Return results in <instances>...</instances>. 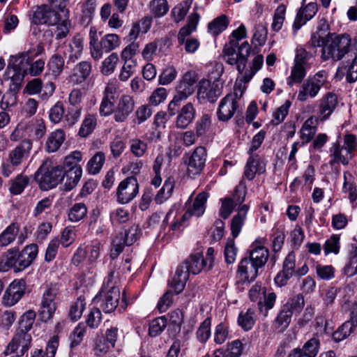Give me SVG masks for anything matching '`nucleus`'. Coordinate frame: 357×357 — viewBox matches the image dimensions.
<instances>
[{
  "instance_id": "f257e3e1",
  "label": "nucleus",
  "mask_w": 357,
  "mask_h": 357,
  "mask_svg": "<svg viewBox=\"0 0 357 357\" xmlns=\"http://www.w3.org/2000/svg\"><path fill=\"white\" fill-rule=\"evenodd\" d=\"M247 37V29L241 24L234 30L229 36V42L225 45L223 52L227 63L230 65H236L239 73L243 74L248 58L251 52V46L247 41L238 45V41Z\"/></svg>"
},
{
  "instance_id": "f03ea898",
  "label": "nucleus",
  "mask_w": 357,
  "mask_h": 357,
  "mask_svg": "<svg viewBox=\"0 0 357 357\" xmlns=\"http://www.w3.org/2000/svg\"><path fill=\"white\" fill-rule=\"evenodd\" d=\"M352 50V40L348 34L328 33L321 50V59L338 61Z\"/></svg>"
},
{
  "instance_id": "7ed1b4c3",
  "label": "nucleus",
  "mask_w": 357,
  "mask_h": 357,
  "mask_svg": "<svg viewBox=\"0 0 357 357\" xmlns=\"http://www.w3.org/2000/svg\"><path fill=\"white\" fill-rule=\"evenodd\" d=\"M38 252V248L35 243L26 245L22 251L17 248H10L3 255L1 262L7 268H13L15 272H20L32 264Z\"/></svg>"
},
{
  "instance_id": "20e7f679",
  "label": "nucleus",
  "mask_w": 357,
  "mask_h": 357,
  "mask_svg": "<svg viewBox=\"0 0 357 357\" xmlns=\"http://www.w3.org/2000/svg\"><path fill=\"white\" fill-rule=\"evenodd\" d=\"M119 282V273L111 271L101 291L93 299L94 302H99L100 297H102L100 306L105 313L112 312L118 306L120 298V290L117 286Z\"/></svg>"
},
{
  "instance_id": "39448f33",
  "label": "nucleus",
  "mask_w": 357,
  "mask_h": 357,
  "mask_svg": "<svg viewBox=\"0 0 357 357\" xmlns=\"http://www.w3.org/2000/svg\"><path fill=\"white\" fill-rule=\"evenodd\" d=\"M59 294L57 284H50L44 287L38 308V315L42 322L47 323L54 317Z\"/></svg>"
},
{
  "instance_id": "423d86ee",
  "label": "nucleus",
  "mask_w": 357,
  "mask_h": 357,
  "mask_svg": "<svg viewBox=\"0 0 357 357\" xmlns=\"http://www.w3.org/2000/svg\"><path fill=\"white\" fill-rule=\"evenodd\" d=\"M31 52L27 51L19 53L15 56H10L7 68L8 77L13 85L19 87L23 81L25 75L27 74L30 64Z\"/></svg>"
},
{
  "instance_id": "0eeeda50",
  "label": "nucleus",
  "mask_w": 357,
  "mask_h": 357,
  "mask_svg": "<svg viewBox=\"0 0 357 357\" xmlns=\"http://www.w3.org/2000/svg\"><path fill=\"white\" fill-rule=\"evenodd\" d=\"M328 83V73L326 70H319L314 75L308 77L300 86L297 100L305 102L307 99L314 98L322 87Z\"/></svg>"
},
{
  "instance_id": "6e6552de",
  "label": "nucleus",
  "mask_w": 357,
  "mask_h": 357,
  "mask_svg": "<svg viewBox=\"0 0 357 357\" xmlns=\"http://www.w3.org/2000/svg\"><path fill=\"white\" fill-rule=\"evenodd\" d=\"M35 178L40 188L47 190L54 188L64 179L63 169L59 165L48 168L47 164L44 163L36 171Z\"/></svg>"
},
{
  "instance_id": "1a4fd4ad",
  "label": "nucleus",
  "mask_w": 357,
  "mask_h": 357,
  "mask_svg": "<svg viewBox=\"0 0 357 357\" xmlns=\"http://www.w3.org/2000/svg\"><path fill=\"white\" fill-rule=\"evenodd\" d=\"M207 153L204 146H197L192 152L186 153L184 162L187 166V174L194 177L201 174L205 167Z\"/></svg>"
},
{
  "instance_id": "9d476101",
  "label": "nucleus",
  "mask_w": 357,
  "mask_h": 357,
  "mask_svg": "<svg viewBox=\"0 0 357 357\" xmlns=\"http://www.w3.org/2000/svg\"><path fill=\"white\" fill-rule=\"evenodd\" d=\"M242 95L243 91L235 86L234 93L227 94L221 100L217 112L220 121H227L234 116L238 107V100Z\"/></svg>"
},
{
  "instance_id": "9b49d317",
  "label": "nucleus",
  "mask_w": 357,
  "mask_h": 357,
  "mask_svg": "<svg viewBox=\"0 0 357 357\" xmlns=\"http://www.w3.org/2000/svg\"><path fill=\"white\" fill-rule=\"evenodd\" d=\"M31 341L32 337L29 333L17 330L3 354L5 356L15 354L17 357L22 356L31 347Z\"/></svg>"
},
{
  "instance_id": "f8f14e48",
  "label": "nucleus",
  "mask_w": 357,
  "mask_h": 357,
  "mask_svg": "<svg viewBox=\"0 0 357 357\" xmlns=\"http://www.w3.org/2000/svg\"><path fill=\"white\" fill-rule=\"evenodd\" d=\"M139 192V185L135 176H129L123 180L116 190L117 201L124 204L132 201Z\"/></svg>"
},
{
  "instance_id": "ddd939ff",
  "label": "nucleus",
  "mask_w": 357,
  "mask_h": 357,
  "mask_svg": "<svg viewBox=\"0 0 357 357\" xmlns=\"http://www.w3.org/2000/svg\"><path fill=\"white\" fill-rule=\"evenodd\" d=\"M222 88L223 84L220 81L211 82L209 80L202 79L199 82L197 98L199 100L214 102L222 94Z\"/></svg>"
},
{
  "instance_id": "4468645a",
  "label": "nucleus",
  "mask_w": 357,
  "mask_h": 357,
  "mask_svg": "<svg viewBox=\"0 0 357 357\" xmlns=\"http://www.w3.org/2000/svg\"><path fill=\"white\" fill-rule=\"evenodd\" d=\"M26 282L24 280H15L6 289L2 296V303L11 307L17 303L25 293Z\"/></svg>"
},
{
  "instance_id": "2eb2a0df",
  "label": "nucleus",
  "mask_w": 357,
  "mask_h": 357,
  "mask_svg": "<svg viewBox=\"0 0 357 357\" xmlns=\"http://www.w3.org/2000/svg\"><path fill=\"white\" fill-rule=\"evenodd\" d=\"M103 249V244L98 240H93L88 244L81 245L74 255V259L80 261L86 259L89 262L96 261Z\"/></svg>"
},
{
  "instance_id": "dca6fc26",
  "label": "nucleus",
  "mask_w": 357,
  "mask_h": 357,
  "mask_svg": "<svg viewBox=\"0 0 357 357\" xmlns=\"http://www.w3.org/2000/svg\"><path fill=\"white\" fill-rule=\"evenodd\" d=\"M265 241L264 238H258L250 247L248 258L259 268L265 266L269 257L268 250L264 245Z\"/></svg>"
},
{
  "instance_id": "f3484780",
  "label": "nucleus",
  "mask_w": 357,
  "mask_h": 357,
  "mask_svg": "<svg viewBox=\"0 0 357 357\" xmlns=\"http://www.w3.org/2000/svg\"><path fill=\"white\" fill-rule=\"evenodd\" d=\"M51 8L47 5L38 7L33 12V22L36 24H46L55 25L59 22L60 11L57 8Z\"/></svg>"
},
{
  "instance_id": "a211bd4d",
  "label": "nucleus",
  "mask_w": 357,
  "mask_h": 357,
  "mask_svg": "<svg viewBox=\"0 0 357 357\" xmlns=\"http://www.w3.org/2000/svg\"><path fill=\"white\" fill-rule=\"evenodd\" d=\"M33 146L30 139L22 140L8 154V161L13 167L21 165L30 155Z\"/></svg>"
},
{
  "instance_id": "6ab92c4d",
  "label": "nucleus",
  "mask_w": 357,
  "mask_h": 357,
  "mask_svg": "<svg viewBox=\"0 0 357 357\" xmlns=\"http://www.w3.org/2000/svg\"><path fill=\"white\" fill-rule=\"evenodd\" d=\"M296 271V255L290 252L284 259L282 269L275 277V284L279 287L284 286Z\"/></svg>"
},
{
  "instance_id": "aec40b11",
  "label": "nucleus",
  "mask_w": 357,
  "mask_h": 357,
  "mask_svg": "<svg viewBox=\"0 0 357 357\" xmlns=\"http://www.w3.org/2000/svg\"><path fill=\"white\" fill-rule=\"evenodd\" d=\"M135 108V100L129 95L122 96L114 109V119L118 123L124 122Z\"/></svg>"
},
{
  "instance_id": "412c9836",
  "label": "nucleus",
  "mask_w": 357,
  "mask_h": 357,
  "mask_svg": "<svg viewBox=\"0 0 357 357\" xmlns=\"http://www.w3.org/2000/svg\"><path fill=\"white\" fill-rule=\"evenodd\" d=\"M91 70L92 65L90 61H80L74 66L67 79L73 85H79L89 77Z\"/></svg>"
},
{
  "instance_id": "4be33fe9",
  "label": "nucleus",
  "mask_w": 357,
  "mask_h": 357,
  "mask_svg": "<svg viewBox=\"0 0 357 357\" xmlns=\"http://www.w3.org/2000/svg\"><path fill=\"white\" fill-rule=\"evenodd\" d=\"M350 320L344 322L339 328L333 333V339L335 342H339L350 335L354 327L357 326V304L351 306L350 312Z\"/></svg>"
},
{
  "instance_id": "5701e85b",
  "label": "nucleus",
  "mask_w": 357,
  "mask_h": 357,
  "mask_svg": "<svg viewBox=\"0 0 357 357\" xmlns=\"http://www.w3.org/2000/svg\"><path fill=\"white\" fill-rule=\"evenodd\" d=\"M196 76L192 72H187L176 87V94L174 96L183 101L191 96L195 91Z\"/></svg>"
},
{
  "instance_id": "b1692460",
  "label": "nucleus",
  "mask_w": 357,
  "mask_h": 357,
  "mask_svg": "<svg viewBox=\"0 0 357 357\" xmlns=\"http://www.w3.org/2000/svg\"><path fill=\"white\" fill-rule=\"evenodd\" d=\"M184 270L188 271V274L197 275L202 271H208L206 263L204 261V257L202 253L197 252L192 254L183 264L180 265Z\"/></svg>"
},
{
  "instance_id": "393cba45",
  "label": "nucleus",
  "mask_w": 357,
  "mask_h": 357,
  "mask_svg": "<svg viewBox=\"0 0 357 357\" xmlns=\"http://www.w3.org/2000/svg\"><path fill=\"white\" fill-rule=\"evenodd\" d=\"M259 269L248 257H245L238 264L237 275L242 282L250 283L256 279Z\"/></svg>"
},
{
  "instance_id": "a878e982",
  "label": "nucleus",
  "mask_w": 357,
  "mask_h": 357,
  "mask_svg": "<svg viewBox=\"0 0 357 357\" xmlns=\"http://www.w3.org/2000/svg\"><path fill=\"white\" fill-rule=\"evenodd\" d=\"M329 152L330 160L328 163L331 166L336 164L347 165L353 157L352 154L344 146H341L338 142L332 144Z\"/></svg>"
},
{
  "instance_id": "bb28decb",
  "label": "nucleus",
  "mask_w": 357,
  "mask_h": 357,
  "mask_svg": "<svg viewBox=\"0 0 357 357\" xmlns=\"http://www.w3.org/2000/svg\"><path fill=\"white\" fill-rule=\"evenodd\" d=\"M337 97L332 92H328L319 100V115L322 121H325L332 114L337 105Z\"/></svg>"
},
{
  "instance_id": "cd10ccee",
  "label": "nucleus",
  "mask_w": 357,
  "mask_h": 357,
  "mask_svg": "<svg viewBox=\"0 0 357 357\" xmlns=\"http://www.w3.org/2000/svg\"><path fill=\"white\" fill-rule=\"evenodd\" d=\"M318 6L316 3H309L306 6L301 8L297 13L293 24V29L297 31L307 21L310 20L317 13Z\"/></svg>"
},
{
  "instance_id": "c85d7f7f",
  "label": "nucleus",
  "mask_w": 357,
  "mask_h": 357,
  "mask_svg": "<svg viewBox=\"0 0 357 357\" xmlns=\"http://www.w3.org/2000/svg\"><path fill=\"white\" fill-rule=\"evenodd\" d=\"M196 110L191 102L183 105L178 112L175 126L178 129L186 128L195 119Z\"/></svg>"
},
{
  "instance_id": "c756f323",
  "label": "nucleus",
  "mask_w": 357,
  "mask_h": 357,
  "mask_svg": "<svg viewBox=\"0 0 357 357\" xmlns=\"http://www.w3.org/2000/svg\"><path fill=\"white\" fill-rule=\"evenodd\" d=\"M344 76L348 82H354L357 80V55L353 59L351 63L346 64L342 62L338 66L335 77L341 79Z\"/></svg>"
},
{
  "instance_id": "7c9ffc66",
  "label": "nucleus",
  "mask_w": 357,
  "mask_h": 357,
  "mask_svg": "<svg viewBox=\"0 0 357 357\" xmlns=\"http://www.w3.org/2000/svg\"><path fill=\"white\" fill-rule=\"evenodd\" d=\"M172 217L173 220L171 222L170 229L172 231H178L188 225V220L190 218L189 213H178L174 209L169 210L167 213L164 222H168Z\"/></svg>"
},
{
  "instance_id": "2f4dec72",
  "label": "nucleus",
  "mask_w": 357,
  "mask_h": 357,
  "mask_svg": "<svg viewBox=\"0 0 357 357\" xmlns=\"http://www.w3.org/2000/svg\"><path fill=\"white\" fill-rule=\"evenodd\" d=\"M248 210L249 206L247 204H244L238 207L237 214L233 217L231 222V231L234 238L237 237L240 234L246 219Z\"/></svg>"
},
{
  "instance_id": "473e14b6",
  "label": "nucleus",
  "mask_w": 357,
  "mask_h": 357,
  "mask_svg": "<svg viewBox=\"0 0 357 357\" xmlns=\"http://www.w3.org/2000/svg\"><path fill=\"white\" fill-rule=\"evenodd\" d=\"M318 119L316 117L311 116L308 118L303 124L301 129V139L303 140L302 144L308 143L314 136L317 130Z\"/></svg>"
},
{
  "instance_id": "72a5a7b5",
  "label": "nucleus",
  "mask_w": 357,
  "mask_h": 357,
  "mask_svg": "<svg viewBox=\"0 0 357 357\" xmlns=\"http://www.w3.org/2000/svg\"><path fill=\"white\" fill-rule=\"evenodd\" d=\"M66 135L63 130L58 129L51 132L45 143V150L48 153L56 152L63 143Z\"/></svg>"
},
{
  "instance_id": "f704fd0d",
  "label": "nucleus",
  "mask_w": 357,
  "mask_h": 357,
  "mask_svg": "<svg viewBox=\"0 0 357 357\" xmlns=\"http://www.w3.org/2000/svg\"><path fill=\"white\" fill-rule=\"evenodd\" d=\"M189 275L188 271L184 270L180 265L177 267L174 276L171 280L169 285L174 289L176 294L181 293L185 286Z\"/></svg>"
},
{
  "instance_id": "c9c22d12",
  "label": "nucleus",
  "mask_w": 357,
  "mask_h": 357,
  "mask_svg": "<svg viewBox=\"0 0 357 357\" xmlns=\"http://www.w3.org/2000/svg\"><path fill=\"white\" fill-rule=\"evenodd\" d=\"M84 47L83 38L80 36H75L69 43V55L68 63H75L81 58Z\"/></svg>"
},
{
  "instance_id": "e433bc0d",
  "label": "nucleus",
  "mask_w": 357,
  "mask_h": 357,
  "mask_svg": "<svg viewBox=\"0 0 357 357\" xmlns=\"http://www.w3.org/2000/svg\"><path fill=\"white\" fill-rule=\"evenodd\" d=\"M208 197V195L206 192H202L197 195L192 206L189 207L185 211L190 214V218L193 215L200 217L204 214L206 208L205 204Z\"/></svg>"
},
{
  "instance_id": "4c0bfd02",
  "label": "nucleus",
  "mask_w": 357,
  "mask_h": 357,
  "mask_svg": "<svg viewBox=\"0 0 357 357\" xmlns=\"http://www.w3.org/2000/svg\"><path fill=\"white\" fill-rule=\"evenodd\" d=\"M120 45L119 37L116 34L109 33L102 37L100 41L99 47L101 52V58L103 52L108 53Z\"/></svg>"
},
{
  "instance_id": "58836bf2",
  "label": "nucleus",
  "mask_w": 357,
  "mask_h": 357,
  "mask_svg": "<svg viewBox=\"0 0 357 357\" xmlns=\"http://www.w3.org/2000/svg\"><path fill=\"white\" fill-rule=\"evenodd\" d=\"M20 228L16 223L8 226L0 234V246L6 247L11 244L16 238Z\"/></svg>"
},
{
  "instance_id": "ea45409f",
  "label": "nucleus",
  "mask_w": 357,
  "mask_h": 357,
  "mask_svg": "<svg viewBox=\"0 0 357 357\" xmlns=\"http://www.w3.org/2000/svg\"><path fill=\"white\" fill-rule=\"evenodd\" d=\"M97 125L96 115L93 114H87L79 128L78 135L81 137H86L90 135L96 128Z\"/></svg>"
},
{
  "instance_id": "a19ab883",
  "label": "nucleus",
  "mask_w": 357,
  "mask_h": 357,
  "mask_svg": "<svg viewBox=\"0 0 357 357\" xmlns=\"http://www.w3.org/2000/svg\"><path fill=\"white\" fill-rule=\"evenodd\" d=\"M64 174V187L66 191H70L78 184L82 175V171L75 168L74 170L66 169Z\"/></svg>"
},
{
  "instance_id": "79ce46f5",
  "label": "nucleus",
  "mask_w": 357,
  "mask_h": 357,
  "mask_svg": "<svg viewBox=\"0 0 357 357\" xmlns=\"http://www.w3.org/2000/svg\"><path fill=\"white\" fill-rule=\"evenodd\" d=\"M229 23V21L227 17L222 15L208 24V31L213 36H218L227 28Z\"/></svg>"
},
{
  "instance_id": "37998d69",
  "label": "nucleus",
  "mask_w": 357,
  "mask_h": 357,
  "mask_svg": "<svg viewBox=\"0 0 357 357\" xmlns=\"http://www.w3.org/2000/svg\"><path fill=\"white\" fill-rule=\"evenodd\" d=\"M65 66V60L64 58L57 54H53L48 63L47 68L48 70L52 75L55 77L59 76L63 72Z\"/></svg>"
},
{
  "instance_id": "c03bdc74",
  "label": "nucleus",
  "mask_w": 357,
  "mask_h": 357,
  "mask_svg": "<svg viewBox=\"0 0 357 357\" xmlns=\"http://www.w3.org/2000/svg\"><path fill=\"white\" fill-rule=\"evenodd\" d=\"M344 183L342 190L349 194V199L353 204L357 199V193L354 185V178L349 172H344L343 175Z\"/></svg>"
},
{
  "instance_id": "a18cd8bd",
  "label": "nucleus",
  "mask_w": 357,
  "mask_h": 357,
  "mask_svg": "<svg viewBox=\"0 0 357 357\" xmlns=\"http://www.w3.org/2000/svg\"><path fill=\"white\" fill-rule=\"evenodd\" d=\"M105 161V154L101 152H97L88 162L86 169L90 174H96L102 169Z\"/></svg>"
},
{
  "instance_id": "49530a36",
  "label": "nucleus",
  "mask_w": 357,
  "mask_h": 357,
  "mask_svg": "<svg viewBox=\"0 0 357 357\" xmlns=\"http://www.w3.org/2000/svg\"><path fill=\"white\" fill-rule=\"evenodd\" d=\"M27 126H29V134L31 137L33 135L36 139L42 138L46 132V126L45 121L42 119H36L29 121H26Z\"/></svg>"
},
{
  "instance_id": "de8ad7c7",
  "label": "nucleus",
  "mask_w": 357,
  "mask_h": 357,
  "mask_svg": "<svg viewBox=\"0 0 357 357\" xmlns=\"http://www.w3.org/2000/svg\"><path fill=\"white\" fill-rule=\"evenodd\" d=\"M87 213V208L84 203H76L68 213V220L77 222L83 219Z\"/></svg>"
},
{
  "instance_id": "09e8293b",
  "label": "nucleus",
  "mask_w": 357,
  "mask_h": 357,
  "mask_svg": "<svg viewBox=\"0 0 357 357\" xmlns=\"http://www.w3.org/2000/svg\"><path fill=\"white\" fill-rule=\"evenodd\" d=\"M292 314L282 306L275 320V327L280 332H283L289 326Z\"/></svg>"
},
{
  "instance_id": "8fccbe9b",
  "label": "nucleus",
  "mask_w": 357,
  "mask_h": 357,
  "mask_svg": "<svg viewBox=\"0 0 357 357\" xmlns=\"http://www.w3.org/2000/svg\"><path fill=\"white\" fill-rule=\"evenodd\" d=\"M193 0H183L175 6L172 10V15L176 22H179L184 19L191 7Z\"/></svg>"
},
{
  "instance_id": "3c124183",
  "label": "nucleus",
  "mask_w": 357,
  "mask_h": 357,
  "mask_svg": "<svg viewBox=\"0 0 357 357\" xmlns=\"http://www.w3.org/2000/svg\"><path fill=\"white\" fill-rule=\"evenodd\" d=\"M29 126H27L26 121L20 122L14 130L12 132L10 139L12 142H18L28 139L31 137L29 132Z\"/></svg>"
},
{
  "instance_id": "603ef678",
  "label": "nucleus",
  "mask_w": 357,
  "mask_h": 357,
  "mask_svg": "<svg viewBox=\"0 0 357 357\" xmlns=\"http://www.w3.org/2000/svg\"><path fill=\"white\" fill-rule=\"evenodd\" d=\"M82 160V153L79 151H74L65 157L63 167L66 169L74 170L75 168L82 171L79 162Z\"/></svg>"
},
{
  "instance_id": "864d4df0",
  "label": "nucleus",
  "mask_w": 357,
  "mask_h": 357,
  "mask_svg": "<svg viewBox=\"0 0 357 357\" xmlns=\"http://www.w3.org/2000/svg\"><path fill=\"white\" fill-rule=\"evenodd\" d=\"M89 48L92 58L95 60L101 59V52L100 50L97 31L94 27H91L89 31Z\"/></svg>"
},
{
  "instance_id": "5fc2aeb1",
  "label": "nucleus",
  "mask_w": 357,
  "mask_h": 357,
  "mask_svg": "<svg viewBox=\"0 0 357 357\" xmlns=\"http://www.w3.org/2000/svg\"><path fill=\"white\" fill-rule=\"evenodd\" d=\"M286 13V6L284 4H280L275 10L271 29L273 31H279L283 25Z\"/></svg>"
},
{
  "instance_id": "6e6d98bb",
  "label": "nucleus",
  "mask_w": 357,
  "mask_h": 357,
  "mask_svg": "<svg viewBox=\"0 0 357 357\" xmlns=\"http://www.w3.org/2000/svg\"><path fill=\"white\" fill-rule=\"evenodd\" d=\"M211 318H206L199 326L196 337L197 340L201 343H205L211 336Z\"/></svg>"
},
{
  "instance_id": "4d7b16f0",
  "label": "nucleus",
  "mask_w": 357,
  "mask_h": 357,
  "mask_svg": "<svg viewBox=\"0 0 357 357\" xmlns=\"http://www.w3.org/2000/svg\"><path fill=\"white\" fill-rule=\"evenodd\" d=\"M305 305L304 298L302 294H298L289 298L287 303L283 306L289 311L293 313H299Z\"/></svg>"
},
{
  "instance_id": "13d9d810",
  "label": "nucleus",
  "mask_w": 357,
  "mask_h": 357,
  "mask_svg": "<svg viewBox=\"0 0 357 357\" xmlns=\"http://www.w3.org/2000/svg\"><path fill=\"white\" fill-rule=\"evenodd\" d=\"M36 317V313L33 310H29L25 312L21 317L19 328L17 330H21L24 332L27 333L31 329L33 324H34Z\"/></svg>"
},
{
  "instance_id": "bf43d9fd",
  "label": "nucleus",
  "mask_w": 357,
  "mask_h": 357,
  "mask_svg": "<svg viewBox=\"0 0 357 357\" xmlns=\"http://www.w3.org/2000/svg\"><path fill=\"white\" fill-rule=\"evenodd\" d=\"M306 75V67H300L294 65L291 67V74L287 78V84L292 86L294 84L301 83Z\"/></svg>"
},
{
  "instance_id": "052dcab7",
  "label": "nucleus",
  "mask_w": 357,
  "mask_h": 357,
  "mask_svg": "<svg viewBox=\"0 0 357 357\" xmlns=\"http://www.w3.org/2000/svg\"><path fill=\"white\" fill-rule=\"evenodd\" d=\"M263 62L264 58L262 55L256 56L252 61L250 70H245L241 79V81L245 84L248 83L255 74L261 68Z\"/></svg>"
},
{
  "instance_id": "680f3d73",
  "label": "nucleus",
  "mask_w": 357,
  "mask_h": 357,
  "mask_svg": "<svg viewBox=\"0 0 357 357\" xmlns=\"http://www.w3.org/2000/svg\"><path fill=\"white\" fill-rule=\"evenodd\" d=\"M86 307L84 298L79 296L70 307L69 317L73 321H77L82 317Z\"/></svg>"
},
{
  "instance_id": "e2e57ef3",
  "label": "nucleus",
  "mask_w": 357,
  "mask_h": 357,
  "mask_svg": "<svg viewBox=\"0 0 357 357\" xmlns=\"http://www.w3.org/2000/svg\"><path fill=\"white\" fill-rule=\"evenodd\" d=\"M86 332V326L82 322L78 324L70 336V347L74 348L80 344Z\"/></svg>"
},
{
  "instance_id": "0e129e2a",
  "label": "nucleus",
  "mask_w": 357,
  "mask_h": 357,
  "mask_svg": "<svg viewBox=\"0 0 357 357\" xmlns=\"http://www.w3.org/2000/svg\"><path fill=\"white\" fill-rule=\"evenodd\" d=\"M119 61V56L116 53H112L102 62L100 71L105 75H111L115 70Z\"/></svg>"
},
{
  "instance_id": "69168bd1",
  "label": "nucleus",
  "mask_w": 357,
  "mask_h": 357,
  "mask_svg": "<svg viewBox=\"0 0 357 357\" xmlns=\"http://www.w3.org/2000/svg\"><path fill=\"white\" fill-rule=\"evenodd\" d=\"M148 149V145L146 142L141 140L138 138H134L130 141V152L137 158L144 156Z\"/></svg>"
},
{
  "instance_id": "338daca9",
  "label": "nucleus",
  "mask_w": 357,
  "mask_h": 357,
  "mask_svg": "<svg viewBox=\"0 0 357 357\" xmlns=\"http://www.w3.org/2000/svg\"><path fill=\"white\" fill-rule=\"evenodd\" d=\"M167 326V319L165 316L153 319L149 324V333L150 336L155 337L160 335Z\"/></svg>"
},
{
  "instance_id": "774afa93",
  "label": "nucleus",
  "mask_w": 357,
  "mask_h": 357,
  "mask_svg": "<svg viewBox=\"0 0 357 357\" xmlns=\"http://www.w3.org/2000/svg\"><path fill=\"white\" fill-rule=\"evenodd\" d=\"M168 10L169 6L167 0H152L150 3L151 13L155 17L164 16Z\"/></svg>"
}]
</instances>
